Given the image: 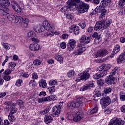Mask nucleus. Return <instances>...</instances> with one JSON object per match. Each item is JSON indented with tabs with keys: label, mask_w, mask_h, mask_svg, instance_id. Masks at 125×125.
Returning a JSON list of instances; mask_svg holds the SVG:
<instances>
[{
	"label": "nucleus",
	"mask_w": 125,
	"mask_h": 125,
	"mask_svg": "<svg viewBox=\"0 0 125 125\" xmlns=\"http://www.w3.org/2000/svg\"><path fill=\"white\" fill-rule=\"evenodd\" d=\"M55 59L61 64L63 63V57L62 55H57L55 56Z\"/></svg>",
	"instance_id": "obj_24"
},
{
	"label": "nucleus",
	"mask_w": 125,
	"mask_h": 125,
	"mask_svg": "<svg viewBox=\"0 0 125 125\" xmlns=\"http://www.w3.org/2000/svg\"><path fill=\"white\" fill-rule=\"evenodd\" d=\"M49 84L50 85H55V84H57V82L55 80H51L49 82Z\"/></svg>",
	"instance_id": "obj_53"
},
{
	"label": "nucleus",
	"mask_w": 125,
	"mask_h": 125,
	"mask_svg": "<svg viewBox=\"0 0 125 125\" xmlns=\"http://www.w3.org/2000/svg\"><path fill=\"white\" fill-rule=\"evenodd\" d=\"M98 111V107H95L94 108L90 110V113L91 114H95V113H97Z\"/></svg>",
	"instance_id": "obj_43"
},
{
	"label": "nucleus",
	"mask_w": 125,
	"mask_h": 125,
	"mask_svg": "<svg viewBox=\"0 0 125 125\" xmlns=\"http://www.w3.org/2000/svg\"><path fill=\"white\" fill-rule=\"evenodd\" d=\"M83 104V100L81 98H78L76 101L69 102L67 103V106L68 109H75L79 108Z\"/></svg>",
	"instance_id": "obj_3"
},
{
	"label": "nucleus",
	"mask_w": 125,
	"mask_h": 125,
	"mask_svg": "<svg viewBox=\"0 0 125 125\" xmlns=\"http://www.w3.org/2000/svg\"><path fill=\"white\" fill-rule=\"evenodd\" d=\"M4 73L5 75H8L10 74H11V71L9 69H6L5 70Z\"/></svg>",
	"instance_id": "obj_62"
},
{
	"label": "nucleus",
	"mask_w": 125,
	"mask_h": 125,
	"mask_svg": "<svg viewBox=\"0 0 125 125\" xmlns=\"http://www.w3.org/2000/svg\"><path fill=\"white\" fill-rule=\"evenodd\" d=\"M8 117L9 120L10 121V122H11V123H13V121H15L16 120L15 116H14V115H13V114L12 113H9Z\"/></svg>",
	"instance_id": "obj_29"
},
{
	"label": "nucleus",
	"mask_w": 125,
	"mask_h": 125,
	"mask_svg": "<svg viewBox=\"0 0 125 125\" xmlns=\"http://www.w3.org/2000/svg\"><path fill=\"white\" fill-rule=\"evenodd\" d=\"M76 41L74 39H71L69 41V42L67 44V49L68 51H73L74 48L76 47Z\"/></svg>",
	"instance_id": "obj_11"
},
{
	"label": "nucleus",
	"mask_w": 125,
	"mask_h": 125,
	"mask_svg": "<svg viewBox=\"0 0 125 125\" xmlns=\"http://www.w3.org/2000/svg\"><path fill=\"white\" fill-rule=\"evenodd\" d=\"M53 118L50 115H45L44 119V121L45 124H50L52 122Z\"/></svg>",
	"instance_id": "obj_20"
},
{
	"label": "nucleus",
	"mask_w": 125,
	"mask_h": 125,
	"mask_svg": "<svg viewBox=\"0 0 125 125\" xmlns=\"http://www.w3.org/2000/svg\"><path fill=\"white\" fill-rule=\"evenodd\" d=\"M94 84L92 83L91 84H85L83 87L80 89L81 91H84L87 89H90V87H93Z\"/></svg>",
	"instance_id": "obj_21"
},
{
	"label": "nucleus",
	"mask_w": 125,
	"mask_h": 125,
	"mask_svg": "<svg viewBox=\"0 0 125 125\" xmlns=\"http://www.w3.org/2000/svg\"><path fill=\"white\" fill-rule=\"evenodd\" d=\"M19 20H21V21L24 20V18L22 17H18L17 16L14 15V18L13 19V21H12V23H18L19 22Z\"/></svg>",
	"instance_id": "obj_19"
},
{
	"label": "nucleus",
	"mask_w": 125,
	"mask_h": 125,
	"mask_svg": "<svg viewBox=\"0 0 125 125\" xmlns=\"http://www.w3.org/2000/svg\"><path fill=\"white\" fill-rule=\"evenodd\" d=\"M11 5L13 9H14L16 12H18V13H20V12H21V7L19 6V5H18L16 2H12Z\"/></svg>",
	"instance_id": "obj_15"
},
{
	"label": "nucleus",
	"mask_w": 125,
	"mask_h": 125,
	"mask_svg": "<svg viewBox=\"0 0 125 125\" xmlns=\"http://www.w3.org/2000/svg\"><path fill=\"white\" fill-rule=\"evenodd\" d=\"M51 89L49 90L50 93H53V92H55V86H53L52 87H50Z\"/></svg>",
	"instance_id": "obj_61"
},
{
	"label": "nucleus",
	"mask_w": 125,
	"mask_h": 125,
	"mask_svg": "<svg viewBox=\"0 0 125 125\" xmlns=\"http://www.w3.org/2000/svg\"><path fill=\"white\" fill-rule=\"evenodd\" d=\"M81 2V0H68L67 1V6H65L61 8V11L66 14L67 12V9H70L72 8V6L76 5L77 3H80Z\"/></svg>",
	"instance_id": "obj_2"
},
{
	"label": "nucleus",
	"mask_w": 125,
	"mask_h": 125,
	"mask_svg": "<svg viewBox=\"0 0 125 125\" xmlns=\"http://www.w3.org/2000/svg\"><path fill=\"white\" fill-rule=\"evenodd\" d=\"M100 69H102V70L104 69H106V70H109L110 69V67L106 66V64H104L102 66L100 67Z\"/></svg>",
	"instance_id": "obj_46"
},
{
	"label": "nucleus",
	"mask_w": 125,
	"mask_h": 125,
	"mask_svg": "<svg viewBox=\"0 0 125 125\" xmlns=\"http://www.w3.org/2000/svg\"><path fill=\"white\" fill-rule=\"evenodd\" d=\"M17 104H18V105L20 106L21 108L22 107H24V103L23 102V101H22V100L18 101L17 102Z\"/></svg>",
	"instance_id": "obj_40"
},
{
	"label": "nucleus",
	"mask_w": 125,
	"mask_h": 125,
	"mask_svg": "<svg viewBox=\"0 0 125 125\" xmlns=\"http://www.w3.org/2000/svg\"><path fill=\"white\" fill-rule=\"evenodd\" d=\"M100 9H101V16L100 17V18L101 19H103V18L105 17V14H106L107 11L105 9H104V8H103V9L100 8Z\"/></svg>",
	"instance_id": "obj_26"
},
{
	"label": "nucleus",
	"mask_w": 125,
	"mask_h": 125,
	"mask_svg": "<svg viewBox=\"0 0 125 125\" xmlns=\"http://www.w3.org/2000/svg\"><path fill=\"white\" fill-rule=\"evenodd\" d=\"M39 85L40 87L45 88V87H46V85H47V84H46V83L44 81H41L39 83Z\"/></svg>",
	"instance_id": "obj_31"
},
{
	"label": "nucleus",
	"mask_w": 125,
	"mask_h": 125,
	"mask_svg": "<svg viewBox=\"0 0 125 125\" xmlns=\"http://www.w3.org/2000/svg\"><path fill=\"white\" fill-rule=\"evenodd\" d=\"M0 1L2 2L3 5H5V7H7V6H9V4H10L8 0H0Z\"/></svg>",
	"instance_id": "obj_32"
},
{
	"label": "nucleus",
	"mask_w": 125,
	"mask_h": 125,
	"mask_svg": "<svg viewBox=\"0 0 125 125\" xmlns=\"http://www.w3.org/2000/svg\"><path fill=\"white\" fill-rule=\"evenodd\" d=\"M108 125H125V122L119 118L111 120Z\"/></svg>",
	"instance_id": "obj_9"
},
{
	"label": "nucleus",
	"mask_w": 125,
	"mask_h": 125,
	"mask_svg": "<svg viewBox=\"0 0 125 125\" xmlns=\"http://www.w3.org/2000/svg\"><path fill=\"white\" fill-rule=\"evenodd\" d=\"M47 101H53L56 99V98L53 96L46 97Z\"/></svg>",
	"instance_id": "obj_37"
},
{
	"label": "nucleus",
	"mask_w": 125,
	"mask_h": 125,
	"mask_svg": "<svg viewBox=\"0 0 125 125\" xmlns=\"http://www.w3.org/2000/svg\"><path fill=\"white\" fill-rule=\"evenodd\" d=\"M28 23H29V20L28 19H24L21 23V27L22 28H27L28 27Z\"/></svg>",
	"instance_id": "obj_25"
},
{
	"label": "nucleus",
	"mask_w": 125,
	"mask_h": 125,
	"mask_svg": "<svg viewBox=\"0 0 125 125\" xmlns=\"http://www.w3.org/2000/svg\"><path fill=\"white\" fill-rule=\"evenodd\" d=\"M35 32H36V33H41L42 31H41L40 26V27L38 26L36 28H35Z\"/></svg>",
	"instance_id": "obj_63"
},
{
	"label": "nucleus",
	"mask_w": 125,
	"mask_h": 125,
	"mask_svg": "<svg viewBox=\"0 0 125 125\" xmlns=\"http://www.w3.org/2000/svg\"><path fill=\"white\" fill-rule=\"evenodd\" d=\"M30 49L31 50L36 51V50H39L40 49V45L38 44H31L30 45Z\"/></svg>",
	"instance_id": "obj_22"
},
{
	"label": "nucleus",
	"mask_w": 125,
	"mask_h": 125,
	"mask_svg": "<svg viewBox=\"0 0 125 125\" xmlns=\"http://www.w3.org/2000/svg\"><path fill=\"white\" fill-rule=\"evenodd\" d=\"M115 81V77L110 75L108 76L105 80L106 83L107 84H115V83H116Z\"/></svg>",
	"instance_id": "obj_14"
},
{
	"label": "nucleus",
	"mask_w": 125,
	"mask_h": 125,
	"mask_svg": "<svg viewBox=\"0 0 125 125\" xmlns=\"http://www.w3.org/2000/svg\"><path fill=\"white\" fill-rule=\"evenodd\" d=\"M39 78V76H38V74L36 73H34L32 74V78L33 80H35L38 79Z\"/></svg>",
	"instance_id": "obj_60"
},
{
	"label": "nucleus",
	"mask_w": 125,
	"mask_h": 125,
	"mask_svg": "<svg viewBox=\"0 0 125 125\" xmlns=\"http://www.w3.org/2000/svg\"><path fill=\"white\" fill-rule=\"evenodd\" d=\"M75 75V71L73 70H70L67 72V76L68 78H73Z\"/></svg>",
	"instance_id": "obj_30"
},
{
	"label": "nucleus",
	"mask_w": 125,
	"mask_h": 125,
	"mask_svg": "<svg viewBox=\"0 0 125 125\" xmlns=\"http://www.w3.org/2000/svg\"><path fill=\"white\" fill-rule=\"evenodd\" d=\"M88 71H89V68H87L86 69L85 71L83 72V74L81 76L80 78H77L76 82V83H79L80 81H82L83 80H87V79H88L89 78V74L87 73H88Z\"/></svg>",
	"instance_id": "obj_8"
},
{
	"label": "nucleus",
	"mask_w": 125,
	"mask_h": 125,
	"mask_svg": "<svg viewBox=\"0 0 125 125\" xmlns=\"http://www.w3.org/2000/svg\"><path fill=\"white\" fill-rule=\"evenodd\" d=\"M0 9L3 15H6V14L9 13V9H8L7 7H5V5H4L3 4L1 3H0Z\"/></svg>",
	"instance_id": "obj_13"
},
{
	"label": "nucleus",
	"mask_w": 125,
	"mask_h": 125,
	"mask_svg": "<svg viewBox=\"0 0 125 125\" xmlns=\"http://www.w3.org/2000/svg\"><path fill=\"white\" fill-rule=\"evenodd\" d=\"M79 26L82 29H84V28H85V27H86V25H85V23H84V22H81L80 23H79Z\"/></svg>",
	"instance_id": "obj_59"
},
{
	"label": "nucleus",
	"mask_w": 125,
	"mask_h": 125,
	"mask_svg": "<svg viewBox=\"0 0 125 125\" xmlns=\"http://www.w3.org/2000/svg\"><path fill=\"white\" fill-rule=\"evenodd\" d=\"M66 45H67L66 44V43L65 42H62L61 43V47L62 49H65V48H66Z\"/></svg>",
	"instance_id": "obj_56"
},
{
	"label": "nucleus",
	"mask_w": 125,
	"mask_h": 125,
	"mask_svg": "<svg viewBox=\"0 0 125 125\" xmlns=\"http://www.w3.org/2000/svg\"><path fill=\"white\" fill-rule=\"evenodd\" d=\"M85 51V47L83 46V44H79L77 47V50L73 53V54H75V55H81Z\"/></svg>",
	"instance_id": "obj_10"
},
{
	"label": "nucleus",
	"mask_w": 125,
	"mask_h": 125,
	"mask_svg": "<svg viewBox=\"0 0 125 125\" xmlns=\"http://www.w3.org/2000/svg\"><path fill=\"white\" fill-rule=\"evenodd\" d=\"M43 26L45 28V30L48 31V32L46 33V34L50 37H52L53 36L54 27H53V26H51V25H50L49 22L47 21H44L43 22Z\"/></svg>",
	"instance_id": "obj_4"
},
{
	"label": "nucleus",
	"mask_w": 125,
	"mask_h": 125,
	"mask_svg": "<svg viewBox=\"0 0 125 125\" xmlns=\"http://www.w3.org/2000/svg\"><path fill=\"white\" fill-rule=\"evenodd\" d=\"M14 17V15H8L7 16V19L8 20H9V21L12 22Z\"/></svg>",
	"instance_id": "obj_50"
},
{
	"label": "nucleus",
	"mask_w": 125,
	"mask_h": 125,
	"mask_svg": "<svg viewBox=\"0 0 125 125\" xmlns=\"http://www.w3.org/2000/svg\"><path fill=\"white\" fill-rule=\"evenodd\" d=\"M120 99L122 101H125V94H123V95H121Z\"/></svg>",
	"instance_id": "obj_64"
},
{
	"label": "nucleus",
	"mask_w": 125,
	"mask_h": 125,
	"mask_svg": "<svg viewBox=\"0 0 125 125\" xmlns=\"http://www.w3.org/2000/svg\"><path fill=\"white\" fill-rule=\"evenodd\" d=\"M3 45L5 48V49H10V44L7 43H3Z\"/></svg>",
	"instance_id": "obj_45"
},
{
	"label": "nucleus",
	"mask_w": 125,
	"mask_h": 125,
	"mask_svg": "<svg viewBox=\"0 0 125 125\" xmlns=\"http://www.w3.org/2000/svg\"><path fill=\"white\" fill-rule=\"evenodd\" d=\"M119 5L120 7H124L125 5V0H120L119 1Z\"/></svg>",
	"instance_id": "obj_39"
},
{
	"label": "nucleus",
	"mask_w": 125,
	"mask_h": 125,
	"mask_svg": "<svg viewBox=\"0 0 125 125\" xmlns=\"http://www.w3.org/2000/svg\"><path fill=\"white\" fill-rule=\"evenodd\" d=\"M111 2V0H103L100 3V6H99V8L101 9L104 8V7H106L108 6L109 3Z\"/></svg>",
	"instance_id": "obj_17"
},
{
	"label": "nucleus",
	"mask_w": 125,
	"mask_h": 125,
	"mask_svg": "<svg viewBox=\"0 0 125 125\" xmlns=\"http://www.w3.org/2000/svg\"><path fill=\"white\" fill-rule=\"evenodd\" d=\"M22 83H23V80H22L21 79H18L16 81L15 85L16 86H21V84H22Z\"/></svg>",
	"instance_id": "obj_36"
},
{
	"label": "nucleus",
	"mask_w": 125,
	"mask_h": 125,
	"mask_svg": "<svg viewBox=\"0 0 125 125\" xmlns=\"http://www.w3.org/2000/svg\"><path fill=\"white\" fill-rule=\"evenodd\" d=\"M111 91H112V89L110 87H106L104 89V93H109Z\"/></svg>",
	"instance_id": "obj_44"
},
{
	"label": "nucleus",
	"mask_w": 125,
	"mask_h": 125,
	"mask_svg": "<svg viewBox=\"0 0 125 125\" xmlns=\"http://www.w3.org/2000/svg\"><path fill=\"white\" fill-rule=\"evenodd\" d=\"M39 103H42V102H45L47 101L46 97L39 98L37 100Z\"/></svg>",
	"instance_id": "obj_38"
},
{
	"label": "nucleus",
	"mask_w": 125,
	"mask_h": 125,
	"mask_svg": "<svg viewBox=\"0 0 125 125\" xmlns=\"http://www.w3.org/2000/svg\"><path fill=\"white\" fill-rule=\"evenodd\" d=\"M120 46L119 45H116L114 48L113 49L112 53L110 56V57L111 58H113V57L114 56L115 54H116V53H118L120 51Z\"/></svg>",
	"instance_id": "obj_18"
},
{
	"label": "nucleus",
	"mask_w": 125,
	"mask_h": 125,
	"mask_svg": "<svg viewBox=\"0 0 125 125\" xmlns=\"http://www.w3.org/2000/svg\"><path fill=\"white\" fill-rule=\"evenodd\" d=\"M93 78L94 80H98V79H100L101 77L100 74L96 73L93 75Z\"/></svg>",
	"instance_id": "obj_42"
},
{
	"label": "nucleus",
	"mask_w": 125,
	"mask_h": 125,
	"mask_svg": "<svg viewBox=\"0 0 125 125\" xmlns=\"http://www.w3.org/2000/svg\"><path fill=\"white\" fill-rule=\"evenodd\" d=\"M33 63L34 65L36 66H39V65H41V61H40L39 60H35L34 62Z\"/></svg>",
	"instance_id": "obj_52"
},
{
	"label": "nucleus",
	"mask_w": 125,
	"mask_h": 125,
	"mask_svg": "<svg viewBox=\"0 0 125 125\" xmlns=\"http://www.w3.org/2000/svg\"><path fill=\"white\" fill-rule=\"evenodd\" d=\"M66 17L67 19H69V20H72V19H74V16L70 14H66Z\"/></svg>",
	"instance_id": "obj_51"
},
{
	"label": "nucleus",
	"mask_w": 125,
	"mask_h": 125,
	"mask_svg": "<svg viewBox=\"0 0 125 125\" xmlns=\"http://www.w3.org/2000/svg\"><path fill=\"white\" fill-rule=\"evenodd\" d=\"M106 75L107 70H104L102 73H100V76L101 78H102V77H104V76H106Z\"/></svg>",
	"instance_id": "obj_48"
},
{
	"label": "nucleus",
	"mask_w": 125,
	"mask_h": 125,
	"mask_svg": "<svg viewBox=\"0 0 125 125\" xmlns=\"http://www.w3.org/2000/svg\"><path fill=\"white\" fill-rule=\"evenodd\" d=\"M100 103L103 109H105L107 106L110 105L111 103V99L108 97H105L101 99L100 101Z\"/></svg>",
	"instance_id": "obj_6"
},
{
	"label": "nucleus",
	"mask_w": 125,
	"mask_h": 125,
	"mask_svg": "<svg viewBox=\"0 0 125 125\" xmlns=\"http://www.w3.org/2000/svg\"><path fill=\"white\" fill-rule=\"evenodd\" d=\"M17 112V108H15V106L12 107L10 114H15Z\"/></svg>",
	"instance_id": "obj_47"
},
{
	"label": "nucleus",
	"mask_w": 125,
	"mask_h": 125,
	"mask_svg": "<svg viewBox=\"0 0 125 125\" xmlns=\"http://www.w3.org/2000/svg\"><path fill=\"white\" fill-rule=\"evenodd\" d=\"M29 84H32L33 87H35L37 85V83L35 82V80H31L29 82Z\"/></svg>",
	"instance_id": "obj_54"
},
{
	"label": "nucleus",
	"mask_w": 125,
	"mask_h": 125,
	"mask_svg": "<svg viewBox=\"0 0 125 125\" xmlns=\"http://www.w3.org/2000/svg\"><path fill=\"white\" fill-rule=\"evenodd\" d=\"M16 66V63L14 62H11L9 63V67L14 68Z\"/></svg>",
	"instance_id": "obj_57"
},
{
	"label": "nucleus",
	"mask_w": 125,
	"mask_h": 125,
	"mask_svg": "<svg viewBox=\"0 0 125 125\" xmlns=\"http://www.w3.org/2000/svg\"><path fill=\"white\" fill-rule=\"evenodd\" d=\"M27 37L30 39L36 38V33L33 31H30L27 33Z\"/></svg>",
	"instance_id": "obj_27"
},
{
	"label": "nucleus",
	"mask_w": 125,
	"mask_h": 125,
	"mask_svg": "<svg viewBox=\"0 0 125 125\" xmlns=\"http://www.w3.org/2000/svg\"><path fill=\"white\" fill-rule=\"evenodd\" d=\"M97 83L98 85L102 86L103 85V84H104V80L102 79H100L99 80H98L97 81Z\"/></svg>",
	"instance_id": "obj_41"
},
{
	"label": "nucleus",
	"mask_w": 125,
	"mask_h": 125,
	"mask_svg": "<svg viewBox=\"0 0 125 125\" xmlns=\"http://www.w3.org/2000/svg\"><path fill=\"white\" fill-rule=\"evenodd\" d=\"M93 38H95V39H97V41H99L100 40L101 36L98 35V33L97 32H94L92 34Z\"/></svg>",
	"instance_id": "obj_35"
},
{
	"label": "nucleus",
	"mask_w": 125,
	"mask_h": 125,
	"mask_svg": "<svg viewBox=\"0 0 125 125\" xmlns=\"http://www.w3.org/2000/svg\"><path fill=\"white\" fill-rule=\"evenodd\" d=\"M62 104V103H60L59 104L55 105L53 107L52 113L53 117H55V116L58 117V116H59L60 112H61V107H62V105H61Z\"/></svg>",
	"instance_id": "obj_7"
},
{
	"label": "nucleus",
	"mask_w": 125,
	"mask_h": 125,
	"mask_svg": "<svg viewBox=\"0 0 125 125\" xmlns=\"http://www.w3.org/2000/svg\"><path fill=\"white\" fill-rule=\"evenodd\" d=\"M107 54H108V51L105 49H102L96 53L95 57L96 58H97L98 56L99 57H103L106 56Z\"/></svg>",
	"instance_id": "obj_12"
},
{
	"label": "nucleus",
	"mask_w": 125,
	"mask_h": 125,
	"mask_svg": "<svg viewBox=\"0 0 125 125\" xmlns=\"http://www.w3.org/2000/svg\"><path fill=\"white\" fill-rule=\"evenodd\" d=\"M82 114L80 113H77L75 114V116L73 118V121L75 122H80L82 120Z\"/></svg>",
	"instance_id": "obj_23"
},
{
	"label": "nucleus",
	"mask_w": 125,
	"mask_h": 125,
	"mask_svg": "<svg viewBox=\"0 0 125 125\" xmlns=\"http://www.w3.org/2000/svg\"><path fill=\"white\" fill-rule=\"evenodd\" d=\"M11 77L9 75H6L4 76L3 79L5 81H10Z\"/></svg>",
	"instance_id": "obj_58"
},
{
	"label": "nucleus",
	"mask_w": 125,
	"mask_h": 125,
	"mask_svg": "<svg viewBox=\"0 0 125 125\" xmlns=\"http://www.w3.org/2000/svg\"><path fill=\"white\" fill-rule=\"evenodd\" d=\"M112 22V20H105V21H97L94 28L91 26L88 28L87 32L88 33H91L93 31L94 28L95 31H103L104 29H107Z\"/></svg>",
	"instance_id": "obj_1"
},
{
	"label": "nucleus",
	"mask_w": 125,
	"mask_h": 125,
	"mask_svg": "<svg viewBox=\"0 0 125 125\" xmlns=\"http://www.w3.org/2000/svg\"><path fill=\"white\" fill-rule=\"evenodd\" d=\"M75 35H79V31H80V28L78 26L73 27L71 29Z\"/></svg>",
	"instance_id": "obj_28"
},
{
	"label": "nucleus",
	"mask_w": 125,
	"mask_h": 125,
	"mask_svg": "<svg viewBox=\"0 0 125 125\" xmlns=\"http://www.w3.org/2000/svg\"><path fill=\"white\" fill-rule=\"evenodd\" d=\"M100 96H101V92L100 91H97L94 95L95 98H96V97H100Z\"/></svg>",
	"instance_id": "obj_49"
},
{
	"label": "nucleus",
	"mask_w": 125,
	"mask_h": 125,
	"mask_svg": "<svg viewBox=\"0 0 125 125\" xmlns=\"http://www.w3.org/2000/svg\"><path fill=\"white\" fill-rule=\"evenodd\" d=\"M80 42L83 43V44H86L87 43H89L90 42V38L85 36V35H83L82 37L81 40H80Z\"/></svg>",
	"instance_id": "obj_16"
},
{
	"label": "nucleus",
	"mask_w": 125,
	"mask_h": 125,
	"mask_svg": "<svg viewBox=\"0 0 125 125\" xmlns=\"http://www.w3.org/2000/svg\"><path fill=\"white\" fill-rule=\"evenodd\" d=\"M31 40L32 42H35V43H37V42H40V40L35 37H33L31 38Z\"/></svg>",
	"instance_id": "obj_55"
},
{
	"label": "nucleus",
	"mask_w": 125,
	"mask_h": 125,
	"mask_svg": "<svg viewBox=\"0 0 125 125\" xmlns=\"http://www.w3.org/2000/svg\"><path fill=\"white\" fill-rule=\"evenodd\" d=\"M10 107H11V104L9 102H5L4 104V109H10Z\"/></svg>",
	"instance_id": "obj_34"
},
{
	"label": "nucleus",
	"mask_w": 125,
	"mask_h": 125,
	"mask_svg": "<svg viewBox=\"0 0 125 125\" xmlns=\"http://www.w3.org/2000/svg\"><path fill=\"white\" fill-rule=\"evenodd\" d=\"M50 110V107H47L44 109L43 111H41V114L42 115H45V114H47L49 112V111Z\"/></svg>",
	"instance_id": "obj_33"
},
{
	"label": "nucleus",
	"mask_w": 125,
	"mask_h": 125,
	"mask_svg": "<svg viewBox=\"0 0 125 125\" xmlns=\"http://www.w3.org/2000/svg\"><path fill=\"white\" fill-rule=\"evenodd\" d=\"M76 9L79 13H84V12H86L89 9V5L83 2L77 7Z\"/></svg>",
	"instance_id": "obj_5"
}]
</instances>
